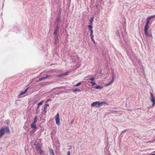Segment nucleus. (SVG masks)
Returning a JSON list of instances; mask_svg holds the SVG:
<instances>
[{
  "instance_id": "obj_32",
  "label": "nucleus",
  "mask_w": 155,
  "mask_h": 155,
  "mask_svg": "<svg viewBox=\"0 0 155 155\" xmlns=\"http://www.w3.org/2000/svg\"><path fill=\"white\" fill-rule=\"evenodd\" d=\"M36 123H34V122H33V123L31 124L32 125H35Z\"/></svg>"
},
{
  "instance_id": "obj_16",
  "label": "nucleus",
  "mask_w": 155,
  "mask_h": 155,
  "mask_svg": "<svg viewBox=\"0 0 155 155\" xmlns=\"http://www.w3.org/2000/svg\"><path fill=\"white\" fill-rule=\"evenodd\" d=\"M37 116H35L34 118L33 122L34 123H36L37 121Z\"/></svg>"
},
{
  "instance_id": "obj_21",
  "label": "nucleus",
  "mask_w": 155,
  "mask_h": 155,
  "mask_svg": "<svg viewBox=\"0 0 155 155\" xmlns=\"http://www.w3.org/2000/svg\"><path fill=\"white\" fill-rule=\"evenodd\" d=\"M88 27L89 28V30L90 29H92V28H93L92 26L91 25H89L88 26Z\"/></svg>"
},
{
  "instance_id": "obj_12",
  "label": "nucleus",
  "mask_w": 155,
  "mask_h": 155,
  "mask_svg": "<svg viewBox=\"0 0 155 155\" xmlns=\"http://www.w3.org/2000/svg\"><path fill=\"white\" fill-rule=\"evenodd\" d=\"M152 18H155V15H151L149 17H148L146 18V19H151Z\"/></svg>"
},
{
  "instance_id": "obj_29",
  "label": "nucleus",
  "mask_w": 155,
  "mask_h": 155,
  "mask_svg": "<svg viewBox=\"0 0 155 155\" xmlns=\"http://www.w3.org/2000/svg\"><path fill=\"white\" fill-rule=\"evenodd\" d=\"M90 36H91V38H93V37H94V35H93V34H91Z\"/></svg>"
},
{
  "instance_id": "obj_4",
  "label": "nucleus",
  "mask_w": 155,
  "mask_h": 155,
  "mask_svg": "<svg viewBox=\"0 0 155 155\" xmlns=\"http://www.w3.org/2000/svg\"><path fill=\"white\" fill-rule=\"evenodd\" d=\"M59 28V27L58 26V25L54 29V35H55L57 36V39H58V35L57 34V31Z\"/></svg>"
},
{
  "instance_id": "obj_14",
  "label": "nucleus",
  "mask_w": 155,
  "mask_h": 155,
  "mask_svg": "<svg viewBox=\"0 0 155 155\" xmlns=\"http://www.w3.org/2000/svg\"><path fill=\"white\" fill-rule=\"evenodd\" d=\"M34 145L35 146L36 149L40 147V144L39 143H35L34 144Z\"/></svg>"
},
{
  "instance_id": "obj_17",
  "label": "nucleus",
  "mask_w": 155,
  "mask_h": 155,
  "mask_svg": "<svg viewBox=\"0 0 155 155\" xmlns=\"http://www.w3.org/2000/svg\"><path fill=\"white\" fill-rule=\"evenodd\" d=\"M31 128L33 129L36 130L37 127L35 125H31Z\"/></svg>"
},
{
  "instance_id": "obj_25",
  "label": "nucleus",
  "mask_w": 155,
  "mask_h": 155,
  "mask_svg": "<svg viewBox=\"0 0 155 155\" xmlns=\"http://www.w3.org/2000/svg\"><path fill=\"white\" fill-rule=\"evenodd\" d=\"M89 80L91 81H94V78H91L89 79Z\"/></svg>"
},
{
  "instance_id": "obj_23",
  "label": "nucleus",
  "mask_w": 155,
  "mask_h": 155,
  "mask_svg": "<svg viewBox=\"0 0 155 155\" xmlns=\"http://www.w3.org/2000/svg\"><path fill=\"white\" fill-rule=\"evenodd\" d=\"M91 83L92 86H94V85L96 84V83L94 82H91Z\"/></svg>"
},
{
  "instance_id": "obj_8",
  "label": "nucleus",
  "mask_w": 155,
  "mask_h": 155,
  "mask_svg": "<svg viewBox=\"0 0 155 155\" xmlns=\"http://www.w3.org/2000/svg\"><path fill=\"white\" fill-rule=\"evenodd\" d=\"M49 106V105L48 104H46L44 107V111L45 113L47 112V108Z\"/></svg>"
},
{
  "instance_id": "obj_33",
  "label": "nucleus",
  "mask_w": 155,
  "mask_h": 155,
  "mask_svg": "<svg viewBox=\"0 0 155 155\" xmlns=\"http://www.w3.org/2000/svg\"><path fill=\"white\" fill-rule=\"evenodd\" d=\"M39 106H38V107H37V110H36L37 112V111H38V109L39 108Z\"/></svg>"
},
{
  "instance_id": "obj_27",
  "label": "nucleus",
  "mask_w": 155,
  "mask_h": 155,
  "mask_svg": "<svg viewBox=\"0 0 155 155\" xmlns=\"http://www.w3.org/2000/svg\"><path fill=\"white\" fill-rule=\"evenodd\" d=\"M67 155H70V152L68 151L67 152Z\"/></svg>"
},
{
  "instance_id": "obj_9",
  "label": "nucleus",
  "mask_w": 155,
  "mask_h": 155,
  "mask_svg": "<svg viewBox=\"0 0 155 155\" xmlns=\"http://www.w3.org/2000/svg\"><path fill=\"white\" fill-rule=\"evenodd\" d=\"M114 77L113 76L112 78V80L111 81L110 83L107 84L106 85L107 86H108L109 85H110L111 84H112V83L114 82Z\"/></svg>"
},
{
  "instance_id": "obj_10",
  "label": "nucleus",
  "mask_w": 155,
  "mask_h": 155,
  "mask_svg": "<svg viewBox=\"0 0 155 155\" xmlns=\"http://www.w3.org/2000/svg\"><path fill=\"white\" fill-rule=\"evenodd\" d=\"M151 101L152 102L153 104L152 106H154L155 104V98L154 97L150 98Z\"/></svg>"
},
{
  "instance_id": "obj_22",
  "label": "nucleus",
  "mask_w": 155,
  "mask_h": 155,
  "mask_svg": "<svg viewBox=\"0 0 155 155\" xmlns=\"http://www.w3.org/2000/svg\"><path fill=\"white\" fill-rule=\"evenodd\" d=\"M94 20H90V25H91V26H92V23H93V21Z\"/></svg>"
},
{
  "instance_id": "obj_11",
  "label": "nucleus",
  "mask_w": 155,
  "mask_h": 155,
  "mask_svg": "<svg viewBox=\"0 0 155 155\" xmlns=\"http://www.w3.org/2000/svg\"><path fill=\"white\" fill-rule=\"evenodd\" d=\"M94 88L97 89H100L103 88V86H100L99 85H97V86H94Z\"/></svg>"
},
{
  "instance_id": "obj_35",
  "label": "nucleus",
  "mask_w": 155,
  "mask_h": 155,
  "mask_svg": "<svg viewBox=\"0 0 155 155\" xmlns=\"http://www.w3.org/2000/svg\"><path fill=\"white\" fill-rule=\"evenodd\" d=\"M91 20L93 19V17L91 18Z\"/></svg>"
},
{
  "instance_id": "obj_1",
  "label": "nucleus",
  "mask_w": 155,
  "mask_h": 155,
  "mask_svg": "<svg viewBox=\"0 0 155 155\" xmlns=\"http://www.w3.org/2000/svg\"><path fill=\"white\" fill-rule=\"evenodd\" d=\"M149 23L150 20H147L146 23V24L145 25L144 30L145 35L146 36H151V35L149 34L148 32V29L149 27V26L150 25Z\"/></svg>"
},
{
  "instance_id": "obj_36",
  "label": "nucleus",
  "mask_w": 155,
  "mask_h": 155,
  "mask_svg": "<svg viewBox=\"0 0 155 155\" xmlns=\"http://www.w3.org/2000/svg\"><path fill=\"white\" fill-rule=\"evenodd\" d=\"M150 155H155V154H150Z\"/></svg>"
},
{
  "instance_id": "obj_40",
  "label": "nucleus",
  "mask_w": 155,
  "mask_h": 155,
  "mask_svg": "<svg viewBox=\"0 0 155 155\" xmlns=\"http://www.w3.org/2000/svg\"><path fill=\"white\" fill-rule=\"evenodd\" d=\"M153 152H154V153H155V151H154Z\"/></svg>"
},
{
  "instance_id": "obj_5",
  "label": "nucleus",
  "mask_w": 155,
  "mask_h": 155,
  "mask_svg": "<svg viewBox=\"0 0 155 155\" xmlns=\"http://www.w3.org/2000/svg\"><path fill=\"white\" fill-rule=\"evenodd\" d=\"M36 149L38 153H39L40 154H43V151L41 150L40 146L39 147H37Z\"/></svg>"
},
{
  "instance_id": "obj_39",
  "label": "nucleus",
  "mask_w": 155,
  "mask_h": 155,
  "mask_svg": "<svg viewBox=\"0 0 155 155\" xmlns=\"http://www.w3.org/2000/svg\"><path fill=\"white\" fill-rule=\"evenodd\" d=\"M48 101H49V100H48L47 101V102H48Z\"/></svg>"
},
{
  "instance_id": "obj_37",
  "label": "nucleus",
  "mask_w": 155,
  "mask_h": 155,
  "mask_svg": "<svg viewBox=\"0 0 155 155\" xmlns=\"http://www.w3.org/2000/svg\"><path fill=\"white\" fill-rule=\"evenodd\" d=\"M39 110H38V111L37 112H39Z\"/></svg>"
},
{
  "instance_id": "obj_20",
  "label": "nucleus",
  "mask_w": 155,
  "mask_h": 155,
  "mask_svg": "<svg viewBox=\"0 0 155 155\" xmlns=\"http://www.w3.org/2000/svg\"><path fill=\"white\" fill-rule=\"evenodd\" d=\"M43 102V101H41V102L39 103L38 104V106H39L40 105H41L42 104Z\"/></svg>"
},
{
  "instance_id": "obj_19",
  "label": "nucleus",
  "mask_w": 155,
  "mask_h": 155,
  "mask_svg": "<svg viewBox=\"0 0 155 155\" xmlns=\"http://www.w3.org/2000/svg\"><path fill=\"white\" fill-rule=\"evenodd\" d=\"M81 82H80L78 83L77 84H76L75 85V86L76 87L80 85L81 84Z\"/></svg>"
},
{
  "instance_id": "obj_18",
  "label": "nucleus",
  "mask_w": 155,
  "mask_h": 155,
  "mask_svg": "<svg viewBox=\"0 0 155 155\" xmlns=\"http://www.w3.org/2000/svg\"><path fill=\"white\" fill-rule=\"evenodd\" d=\"M73 91L74 92H78L80 91L81 90L80 89H78V88H75V89H73Z\"/></svg>"
},
{
  "instance_id": "obj_13",
  "label": "nucleus",
  "mask_w": 155,
  "mask_h": 155,
  "mask_svg": "<svg viewBox=\"0 0 155 155\" xmlns=\"http://www.w3.org/2000/svg\"><path fill=\"white\" fill-rule=\"evenodd\" d=\"M36 131V130L32 129V130L30 132V135H32L34 134V133Z\"/></svg>"
},
{
  "instance_id": "obj_30",
  "label": "nucleus",
  "mask_w": 155,
  "mask_h": 155,
  "mask_svg": "<svg viewBox=\"0 0 155 155\" xmlns=\"http://www.w3.org/2000/svg\"><path fill=\"white\" fill-rule=\"evenodd\" d=\"M90 31H91V34H93V31L92 29H90Z\"/></svg>"
},
{
  "instance_id": "obj_15",
  "label": "nucleus",
  "mask_w": 155,
  "mask_h": 155,
  "mask_svg": "<svg viewBox=\"0 0 155 155\" xmlns=\"http://www.w3.org/2000/svg\"><path fill=\"white\" fill-rule=\"evenodd\" d=\"M50 154L51 155H55L53 150L52 149H50Z\"/></svg>"
},
{
  "instance_id": "obj_24",
  "label": "nucleus",
  "mask_w": 155,
  "mask_h": 155,
  "mask_svg": "<svg viewBox=\"0 0 155 155\" xmlns=\"http://www.w3.org/2000/svg\"><path fill=\"white\" fill-rule=\"evenodd\" d=\"M91 39L92 40V41L94 43V44H95V43L94 39H93V38H91Z\"/></svg>"
},
{
  "instance_id": "obj_7",
  "label": "nucleus",
  "mask_w": 155,
  "mask_h": 155,
  "mask_svg": "<svg viewBox=\"0 0 155 155\" xmlns=\"http://www.w3.org/2000/svg\"><path fill=\"white\" fill-rule=\"evenodd\" d=\"M49 77V76L48 75H46L45 77H43L42 78H41L39 79L38 80V81H42L45 78H48Z\"/></svg>"
},
{
  "instance_id": "obj_2",
  "label": "nucleus",
  "mask_w": 155,
  "mask_h": 155,
  "mask_svg": "<svg viewBox=\"0 0 155 155\" xmlns=\"http://www.w3.org/2000/svg\"><path fill=\"white\" fill-rule=\"evenodd\" d=\"M104 102H100L99 101L93 102L91 104V106L95 107L96 108L101 107L103 104H105Z\"/></svg>"
},
{
  "instance_id": "obj_34",
  "label": "nucleus",
  "mask_w": 155,
  "mask_h": 155,
  "mask_svg": "<svg viewBox=\"0 0 155 155\" xmlns=\"http://www.w3.org/2000/svg\"><path fill=\"white\" fill-rule=\"evenodd\" d=\"M74 119H73V120L72 121H71V123H70V124H71L73 123V121H74Z\"/></svg>"
},
{
  "instance_id": "obj_3",
  "label": "nucleus",
  "mask_w": 155,
  "mask_h": 155,
  "mask_svg": "<svg viewBox=\"0 0 155 155\" xmlns=\"http://www.w3.org/2000/svg\"><path fill=\"white\" fill-rule=\"evenodd\" d=\"M55 120L56 121V124L57 125H59L60 124V121L59 116L58 113L56 115L55 117Z\"/></svg>"
},
{
  "instance_id": "obj_26",
  "label": "nucleus",
  "mask_w": 155,
  "mask_h": 155,
  "mask_svg": "<svg viewBox=\"0 0 155 155\" xmlns=\"http://www.w3.org/2000/svg\"><path fill=\"white\" fill-rule=\"evenodd\" d=\"M24 94H25V92H21L20 93L19 95H22Z\"/></svg>"
},
{
  "instance_id": "obj_31",
  "label": "nucleus",
  "mask_w": 155,
  "mask_h": 155,
  "mask_svg": "<svg viewBox=\"0 0 155 155\" xmlns=\"http://www.w3.org/2000/svg\"><path fill=\"white\" fill-rule=\"evenodd\" d=\"M28 90V88L26 89L24 91V92H25V94L26 93V92Z\"/></svg>"
},
{
  "instance_id": "obj_38",
  "label": "nucleus",
  "mask_w": 155,
  "mask_h": 155,
  "mask_svg": "<svg viewBox=\"0 0 155 155\" xmlns=\"http://www.w3.org/2000/svg\"><path fill=\"white\" fill-rule=\"evenodd\" d=\"M67 75V74H64L65 75Z\"/></svg>"
},
{
  "instance_id": "obj_6",
  "label": "nucleus",
  "mask_w": 155,
  "mask_h": 155,
  "mask_svg": "<svg viewBox=\"0 0 155 155\" xmlns=\"http://www.w3.org/2000/svg\"><path fill=\"white\" fill-rule=\"evenodd\" d=\"M3 130H5V133H8L10 132L9 128L8 127H7L5 128H3Z\"/></svg>"
},
{
  "instance_id": "obj_28",
  "label": "nucleus",
  "mask_w": 155,
  "mask_h": 155,
  "mask_svg": "<svg viewBox=\"0 0 155 155\" xmlns=\"http://www.w3.org/2000/svg\"><path fill=\"white\" fill-rule=\"evenodd\" d=\"M150 97H153V94H152L151 93H150Z\"/></svg>"
}]
</instances>
